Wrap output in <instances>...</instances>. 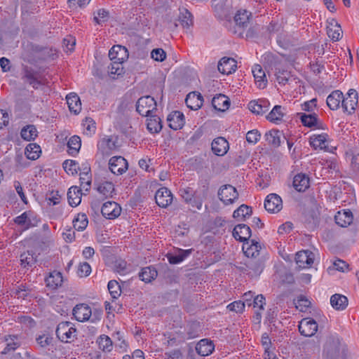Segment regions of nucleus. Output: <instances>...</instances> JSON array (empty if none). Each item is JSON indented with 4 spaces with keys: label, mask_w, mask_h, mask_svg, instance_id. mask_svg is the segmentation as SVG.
Masks as SVG:
<instances>
[{
    "label": "nucleus",
    "mask_w": 359,
    "mask_h": 359,
    "mask_svg": "<svg viewBox=\"0 0 359 359\" xmlns=\"http://www.w3.org/2000/svg\"><path fill=\"white\" fill-rule=\"evenodd\" d=\"M81 139L79 136L74 135L69 138L67 142L69 154L74 156L76 154L81 148Z\"/></svg>",
    "instance_id": "ea45409f"
},
{
    "label": "nucleus",
    "mask_w": 359,
    "mask_h": 359,
    "mask_svg": "<svg viewBox=\"0 0 359 359\" xmlns=\"http://www.w3.org/2000/svg\"><path fill=\"white\" fill-rule=\"evenodd\" d=\"M21 137L27 140L30 141L32 140H34L37 136V131L36 128L32 126L29 125L27 127H25L21 130Z\"/></svg>",
    "instance_id": "49530a36"
},
{
    "label": "nucleus",
    "mask_w": 359,
    "mask_h": 359,
    "mask_svg": "<svg viewBox=\"0 0 359 359\" xmlns=\"http://www.w3.org/2000/svg\"><path fill=\"white\" fill-rule=\"evenodd\" d=\"M136 110L142 116H149L156 110V102L149 95L142 97L136 103Z\"/></svg>",
    "instance_id": "7ed1b4c3"
},
{
    "label": "nucleus",
    "mask_w": 359,
    "mask_h": 359,
    "mask_svg": "<svg viewBox=\"0 0 359 359\" xmlns=\"http://www.w3.org/2000/svg\"><path fill=\"white\" fill-rule=\"evenodd\" d=\"M179 21L184 28H189L193 24L191 13L187 9L184 8L180 11Z\"/></svg>",
    "instance_id": "79ce46f5"
},
{
    "label": "nucleus",
    "mask_w": 359,
    "mask_h": 359,
    "mask_svg": "<svg viewBox=\"0 0 359 359\" xmlns=\"http://www.w3.org/2000/svg\"><path fill=\"white\" fill-rule=\"evenodd\" d=\"M283 208L281 198L276 194H270L264 201V208L271 213L279 212Z\"/></svg>",
    "instance_id": "423d86ee"
},
{
    "label": "nucleus",
    "mask_w": 359,
    "mask_h": 359,
    "mask_svg": "<svg viewBox=\"0 0 359 359\" xmlns=\"http://www.w3.org/2000/svg\"><path fill=\"white\" fill-rule=\"evenodd\" d=\"M21 265L24 267L32 266L36 262V258L29 252L20 255Z\"/></svg>",
    "instance_id": "864d4df0"
},
{
    "label": "nucleus",
    "mask_w": 359,
    "mask_h": 359,
    "mask_svg": "<svg viewBox=\"0 0 359 359\" xmlns=\"http://www.w3.org/2000/svg\"><path fill=\"white\" fill-rule=\"evenodd\" d=\"M314 255L309 250H302L297 252L295 261L299 268H309L313 263Z\"/></svg>",
    "instance_id": "9b49d317"
},
{
    "label": "nucleus",
    "mask_w": 359,
    "mask_h": 359,
    "mask_svg": "<svg viewBox=\"0 0 359 359\" xmlns=\"http://www.w3.org/2000/svg\"><path fill=\"white\" fill-rule=\"evenodd\" d=\"M193 250H177L175 253L168 254V259L170 264H176L182 262L184 259L189 256Z\"/></svg>",
    "instance_id": "c85d7f7f"
},
{
    "label": "nucleus",
    "mask_w": 359,
    "mask_h": 359,
    "mask_svg": "<svg viewBox=\"0 0 359 359\" xmlns=\"http://www.w3.org/2000/svg\"><path fill=\"white\" fill-rule=\"evenodd\" d=\"M218 197L225 205H229L238 199V194L235 187L230 184H226L219 189Z\"/></svg>",
    "instance_id": "20e7f679"
},
{
    "label": "nucleus",
    "mask_w": 359,
    "mask_h": 359,
    "mask_svg": "<svg viewBox=\"0 0 359 359\" xmlns=\"http://www.w3.org/2000/svg\"><path fill=\"white\" fill-rule=\"evenodd\" d=\"M212 105L216 110L224 111L229 109L230 101L226 95L219 94L212 98Z\"/></svg>",
    "instance_id": "393cba45"
},
{
    "label": "nucleus",
    "mask_w": 359,
    "mask_h": 359,
    "mask_svg": "<svg viewBox=\"0 0 359 359\" xmlns=\"http://www.w3.org/2000/svg\"><path fill=\"white\" fill-rule=\"evenodd\" d=\"M353 216L350 210L338 211L334 216L336 224H352Z\"/></svg>",
    "instance_id": "c756f323"
},
{
    "label": "nucleus",
    "mask_w": 359,
    "mask_h": 359,
    "mask_svg": "<svg viewBox=\"0 0 359 359\" xmlns=\"http://www.w3.org/2000/svg\"><path fill=\"white\" fill-rule=\"evenodd\" d=\"M298 327L300 334L305 337H312L318 330L317 323L312 318L302 319Z\"/></svg>",
    "instance_id": "0eeeda50"
},
{
    "label": "nucleus",
    "mask_w": 359,
    "mask_h": 359,
    "mask_svg": "<svg viewBox=\"0 0 359 359\" xmlns=\"http://www.w3.org/2000/svg\"><path fill=\"white\" fill-rule=\"evenodd\" d=\"M251 13L247 10H239L234 16L236 25L242 28L247 27L250 22Z\"/></svg>",
    "instance_id": "cd10ccee"
},
{
    "label": "nucleus",
    "mask_w": 359,
    "mask_h": 359,
    "mask_svg": "<svg viewBox=\"0 0 359 359\" xmlns=\"http://www.w3.org/2000/svg\"><path fill=\"white\" fill-rule=\"evenodd\" d=\"M358 104V93L354 89H350L346 97L342 98L341 107L345 112L353 113Z\"/></svg>",
    "instance_id": "6e6552de"
},
{
    "label": "nucleus",
    "mask_w": 359,
    "mask_h": 359,
    "mask_svg": "<svg viewBox=\"0 0 359 359\" xmlns=\"http://www.w3.org/2000/svg\"><path fill=\"white\" fill-rule=\"evenodd\" d=\"M45 282L48 287H50L52 290L57 289L59 287L62 286L63 283L62 273L57 271L50 272L49 276L46 278Z\"/></svg>",
    "instance_id": "f3484780"
},
{
    "label": "nucleus",
    "mask_w": 359,
    "mask_h": 359,
    "mask_svg": "<svg viewBox=\"0 0 359 359\" xmlns=\"http://www.w3.org/2000/svg\"><path fill=\"white\" fill-rule=\"evenodd\" d=\"M173 199L171 191L166 187H161L156 192L155 200L157 205L166 208L171 204Z\"/></svg>",
    "instance_id": "9d476101"
},
{
    "label": "nucleus",
    "mask_w": 359,
    "mask_h": 359,
    "mask_svg": "<svg viewBox=\"0 0 359 359\" xmlns=\"http://www.w3.org/2000/svg\"><path fill=\"white\" fill-rule=\"evenodd\" d=\"M215 349V346L211 341L207 339H201L196 346L198 354L202 356L209 355Z\"/></svg>",
    "instance_id": "5701e85b"
},
{
    "label": "nucleus",
    "mask_w": 359,
    "mask_h": 359,
    "mask_svg": "<svg viewBox=\"0 0 359 359\" xmlns=\"http://www.w3.org/2000/svg\"><path fill=\"white\" fill-rule=\"evenodd\" d=\"M31 292V289L28 288L26 285L21 284L15 289V296L18 299H27Z\"/></svg>",
    "instance_id": "5fc2aeb1"
},
{
    "label": "nucleus",
    "mask_w": 359,
    "mask_h": 359,
    "mask_svg": "<svg viewBox=\"0 0 359 359\" xmlns=\"http://www.w3.org/2000/svg\"><path fill=\"white\" fill-rule=\"evenodd\" d=\"M151 57L156 61L163 62L166 58V53L162 48H155L152 50Z\"/></svg>",
    "instance_id": "680f3d73"
},
{
    "label": "nucleus",
    "mask_w": 359,
    "mask_h": 359,
    "mask_svg": "<svg viewBox=\"0 0 359 359\" xmlns=\"http://www.w3.org/2000/svg\"><path fill=\"white\" fill-rule=\"evenodd\" d=\"M252 303L254 307H258L260 310H263L266 304L265 297L262 294H258L253 298Z\"/></svg>",
    "instance_id": "774afa93"
},
{
    "label": "nucleus",
    "mask_w": 359,
    "mask_h": 359,
    "mask_svg": "<svg viewBox=\"0 0 359 359\" xmlns=\"http://www.w3.org/2000/svg\"><path fill=\"white\" fill-rule=\"evenodd\" d=\"M255 83L259 88H264L267 84L266 74L259 65H255L252 69Z\"/></svg>",
    "instance_id": "a211bd4d"
},
{
    "label": "nucleus",
    "mask_w": 359,
    "mask_h": 359,
    "mask_svg": "<svg viewBox=\"0 0 359 359\" xmlns=\"http://www.w3.org/2000/svg\"><path fill=\"white\" fill-rule=\"evenodd\" d=\"M90 168L86 167L84 168V171L80 174V183L81 187L83 189L88 191L90 189L91 185V174H90Z\"/></svg>",
    "instance_id": "58836bf2"
},
{
    "label": "nucleus",
    "mask_w": 359,
    "mask_h": 359,
    "mask_svg": "<svg viewBox=\"0 0 359 359\" xmlns=\"http://www.w3.org/2000/svg\"><path fill=\"white\" fill-rule=\"evenodd\" d=\"M208 187L205 184L203 185L200 191H195L192 188L186 187L180 189L179 192L184 201L189 204L192 208L201 210L203 199L208 195Z\"/></svg>",
    "instance_id": "f257e3e1"
},
{
    "label": "nucleus",
    "mask_w": 359,
    "mask_h": 359,
    "mask_svg": "<svg viewBox=\"0 0 359 359\" xmlns=\"http://www.w3.org/2000/svg\"><path fill=\"white\" fill-rule=\"evenodd\" d=\"M252 214L251 207L243 204L237 208L233 214V217L237 222H245Z\"/></svg>",
    "instance_id": "473e14b6"
},
{
    "label": "nucleus",
    "mask_w": 359,
    "mask_h": 359,
    "mask_svg": "<svg viewBox=\"0 0 359 359\" xmlns=\"http://www.w3.org/2000/svg\"><path fill=\"white\" fill-rule=\"evenodd\" d=\"M245 306V302H243L242 301H236L229 304L227 308L230 311H235L236 313H241L244 310Z\"/></svg>",
    "instance_id": "69168bd1"
},
{
    "label": "nucleus",
    "mask_w": 359,
    "mask_h": 359,
    "mask_svg": "<svg viewBox=\"0 0 359 359\" xmlns=\"http://www.w3.org/2000/svg\"><path fill=\"white\" fill-rule=\"evenodd\" d=\"M295 306L300 311H305L311 305V302L304 296L298 297L297 302H294Z\"/></svg>",
    "instance_id": "13d9d810"
},
{
    "label": "nucleus",
    "mask_w": 359,
    "mask_h": 359,
    "mask_svg": "<svg viewBox=\"0 0 359 359\" xmlns=\"http://www.w3.org/2000/svg\"><path fill=\"white\" fill-rule=\"evenodd\" d=\"M123 62L118 61H111L110 66L108 67L109 72L111 74L120 75L123 72Z\"/></svg>",
    "instance_id": "bf43d9fd"
},
{
    "label": "nucleus",
    "mask_w": 359,
    "mask_h": 359,
    "mask_svg": "<svg viewBox=\"0 0 359 359\" xmlns=\"http://www.w3.org/2000/svg\"><path fill=\"white\" fill-rule=\"evenodd\" d=\"M248 267L250 270H251L249 273H252V276H258L261 273V272L263 270V264L261 262H250Z\"/></svg>",
    "instance_id": "6e6d98bb"
},
{
    "label": "nucleus",
    "mask_w": 359,
    "mask_h": 359,
    "mask_svg": "<svg viewBox=\"0 0 359 359\" xmlns=\"http://www.w3.org/2000/svg\"><path fill=\"white\" fill-rule=\"evenodd\" d=\"M108 290L112 298L117 299L121 293V286L116 280H112L108 283Z\"/></svg>",
    "instance_id": "8fccbe9b"
},
{
    "label": "nucleus",
    "mask_w": 359,
    "mask_h": 359,
    "mask_svg": "<svg viewBox=\"0 0 359 359\" xmlns=\"http://www.w3.org/2000/svg\"><path fill=\"white\" fill-rule=\"evenodd\" d=\"M97 343L99 348L103 351L109 352L112 350V341L108 336L105 334H102L99 337Z\"/></svg>",
    "instance_id": "de8ad7c7"
},
{
    "label": "nucleus",
    "mask_w": 359,
    "mask_h": 359,
    "mask_svg": "<svg viewBox=\"0 0 359 359\" xmlns=\"http://www.w3.org/2000/svg\"><path fill=\"white\" fill-rule=\"evenodd\" d=\"M72 314L75 319L79 322H84L89 320L92 314L90 307L86 304H79L74 306Z\"/></svg>",
    "instance_id": "f8f14e48"
},
{
    "label": "nucleus",
    "mask_w": 359,
    "mask_h": 359,
    "mask_svg": "<svg viewBox=\"0 0 359 359\" xmlns=\"http://www.w3.org/2000/svg\"><path fill=\"white\" fill-rule=\"evenodd\" d=\"M203 100L201 95L195 92L189 93L185 99L187 106L193 110H197L201 108L203 105Z\"/></svg>",
    "instance_id": "4be33fe9"
},
{
    "label": "nucleus",
    "mask_w": 359,
    "mask_h": 359,
    "mask_svg": "<svg viewBox=\"0 0 359 359\" xmlns=\"http://www.w3.org/2000/svg\"><path fill=\"white\" fill-rule=\"evenodd\" d=\"M29 213L24 212L20 216L15 219L16 224H32V221L29 218Z\"/></svg>",
    "instance_id": "338daca9"
},
{
    "label": "nucleus",
    "mask_w": 359,
    "mask_h": 359,
    "mask_svg": "<svg viewBox=\"0 0 359 359\" xmlns=\"http://www.w3.org/2000/svg\"><path fill=\"white\" fill-rule=\"evenodd\" d=\"M109 57L111 61L123 62L128 57V50L120 45L114 46L109 51Z\"/></svg>",
    "instance_id": "ddd939ff"
},
{
    "label": "nucleus",
    "mask_w": 359,
    "mask_h": 359,
    "mask_svg": "<svg viewBox=\"0 0 359 359\" xmlns=\"http://www.w3.org/2000/svg\"><path fill=\"white\" fill-rule=\"evenodd\" d=\"M6 347L2 351V354H6L10 351H15L18 347L20 346V341L18 337L15 335H9L5 338Z\"/></svg>",
    "instance_id": "4c0bfd02"
},
{
    "label": "nucleus",
    "mask_w": 359,
    "mask_h": 359,
    "mask_svg": "<svg viewBox=\"0 0 359 359\" xmlns=\"http://www.w3.org/2000/svg\"><path fill=\"white\" fill-rule=\"evenodd\" d=\"M67 200L71 206L79 205L81 201V189L76 186L71 187L67 192Z\"/></svg>",
    "instance_id": "b1692460"
},
{
    "label": "nucleus",
    "mask_w": 359,
    "mask_h": 359,
    "mask_svg": "<svg viewBox=\"0 0 359 359\" xmlns=\"http://www.w3.org/2000/svg\"><path fill=\"white\" fill-rule=\"evenodd\" d=\"M294 188L299 192L306 191L309 187V177L304 173H299L294 177Z\"/></svg>",
    "instance_id": "412c9836"
},
{
    "label": "nucleus",
    "mask_w": 359,
    "mask_h": 359,
    "mask_svg": "<svg viewBox=\"0 0 359 359\" xmlns=\"http://www.w3.org/2000/svg\"><path fill=\"white\" fill-rule=\"evenodd\" d=\"M147 117H148V118L147 120V129L151 133H157L160 132V130L162 128V125L161 123L160 118L156 115H154L153 114Z\"/></svg>",
    "instance_id": "e433bc0d"
},
{
    "label": "nucleus",
    "mask_w": 359,
    "mask_h": 359,
    "mask_svg": "<svg viewBox=\"0 0 359 359\" xmlns=\"http://www.w3.org/2000/svg\"><path fill=\"white\" fill-rule=\"evenodd\" d=\"M91 272V267L87 262L81 263L78 269V275L80 277L88 276Z\"/></svg>",
    "instance_id": "0e129e2a"
},
{
    "label": "nucleus",
    "mask_w": 359,
    "mask_h": 359,
    "mask_svg": "<svg viewBox=\"0 0 359 359\" xmlns=\"http://www.w3.org/2000/svg\"><path fill=\"white\" fill-rule=\"evenodd\" d=\"M40 152V147L36 144H29L25 148L27 158L31 160L37 159L39 157Z\"/></svg>",
    "instance_id": "c03bdc74"
},
{
    "label": "nucleus",
    "mask_w": 359,
    "mask_h": 359,
    "mask_svg": "<svg viewBox=\"0 0 359 359\" xmlns=\"http://www.w3.org/2000/svg\"><path fill=\"white\" fill-rule=\"evenodd\" d=\"M97 191L104 196L109 197L112 196V193L114 191V187L111 182H103L98 185Z\"/></svg>",
    "instance_id": "a18cd8bd"
},
{
    "label": "nucleus",
    "mask_w": 359,
    "mask_h": 359,
    "mask_svg": "<svg viewBox=\"0 0 359 359\" xmlns=\"http://www.w3.org/2000/svg\"><path fill=\"white\" fill-rule=\"evenodd\" d=\"M211 146L213 153L219 156L226 154L229 148V142L222 137H219L213 140Z\"/></svg>",
    "instance_id": "4468645a"
},
{
    "label": "nucleus",
    "mask_w": 359,
    "mask_h": 359,
    "mask_svg": "<svg viewBox=\"0 0 359 359\" xmlns=\"http://www.w3.org/2000/svg\"><path fill=\"white\" fill-rule=\"evenodd\" d=\"M260 250L261 245L253 240L245 242L243 245V251L248 257L256 258L259 256Z\"/></svg>",
    "instance_id": "6ab92c4d"
},
{
    "label": "nucleus",
    "mask_w": 359,
    "mask_h": 359,
    "mask_svg": "<svg viewBox=\"0 0 359 359\" xmlns=\"http://www.w3.org/2000/svg\"><path fill=\"white\" fill-rule=\"evenodd\" d=\"M260 137V133L257 129H254L247 133L246 140L249 143L256 144L259 141Z\"/></svg>",
    "instance_id": "e2e57ef3"
},
{
    "label": "nucleus",
    "mask_w": 359,
    "mask_h": 359,
    "mask_svg": "<svg viewBox=\"0 0 359 359\" xmlns=\"http://www.w3.org/2000/svg\"><path fill=\"white\" fill-rule=\"evenodd\" d=\"M282 134L279 130H271L266 133L264 137L268 144L273 147H278L280 145V137Z\"/></svg>",
    "instance_id": "f704fd0d"
},
{
    "label": "nucleus",
    "mask_w": 359,
    "mask_h": 359,
    "mask_svg": "<svg viewBox=\"0 0 359 359\" xmlns=\"http://www.w3.org/2000/svg\"><path fill=\"white\" fill-rule=\"evenodd\" d=\"M232 233L235 239L244 243L248 241L251 236L250 226H234Z\"/></svg>",
    "instance_id": "aec40b11"
},
{
    "label": "nucleus",
    "mask_w": 359,
    "mask_h": 359,
    "mask_svg": "<svg viewBox=\"0 0 359 359\" xmlns=\"http://www.w3.org/2000/svg\"><path fill=\"white\" fill-rule=\"evenodd\" d=\"M167 121L170 128L175 130L180 129L184 124V114L178 111H172L168 115Z\"/></svg>",
    "instance_id": "dca6fc26"
},
{
    "label": "nucleus",
    "mask_w": 359,
    "mask_h": 359,
    "mask_svg": "<svg viewBox=\"0 0 359 359\" xmlns=\"http://www.w3.org/2000/svg\"><path fill=\"white\" fill-rule=\"evenodd\" d=\"M342 98L343 93L340 90H334L327 97V104L330 109L337 110L341 104Z\"/></svg>",
    "instance_id": "a878e982"
},
{
    "label": "nucleus",
    "mask_w": 359,
    "mask_h": 359,
    "mask_svg": "<svg viewBox=\"0 0 359 359\" xmlns=\"http://www.w3.org/2000/svg\"><path fill=\"white\" fill-rule=\"evenodd\" d=\"M330 304L336 310H344L348 305V299L342 294H335L331 297Z\"/></svg>",
    "instance_id": "72a5a7b5"
},
{
    "label": "nucleus",
    "mask_w": 359,
    "mask_h": 359,
    "mask_svg": "<svg viewBox=\"0 0 359 359\" xmlns=\"http://www.w3.org/2000/svg\"><path fill=\"white\" fill-rule=\"evenodd\" d=\"M236 61L231 57H222L218 63L217 69L223 74H230L236 69Z\"/></svg>",
    "instance_id": "2eb2a0df"
},
{
    "label": "nucleus",
    "mask_w": 359,
    "mask_h": 359,
    "mask_svg": "<svg viewBox=\"0 0 359 359\" xmlns=\"http://www.w3.org/2000/svg\"><path fill=\"white\" fill-rule=\"evenodd\" d=\"M69 109L74 114H79L81 109V103L79 97L76 93H70L66 97Z\"/></svg>",
    "instance_id": "7c9ffc66"
},
{
    "label": "nucleus",
    "mask_w": 359,
    "mask_h": 359,
    "mask_svg": "<svg viewBox=\"0 0 359 359\" xmlns=\"http://www.w3.org/2000/svg\"><path fill=\"white\" fill-rule=\"evenodd\" d=\"M276 80L280 85H292L293 83L297 84L299 81L292 76L290 72L284 70H278L276 72Z\"/></svg>",
    "instance_id": "bb28decb"
},
{
    "label": "nucleus",
    "mask_w": 359,
    "mask_h": 359,
    "mask_svg": "<svg viewBox=\"0 0 359 359\" xmlns=\"http://www.w3.org/2000/svg\"><path fill=\"white\" fill-rule=\"evenodd\" d=\"M109 18V12L104 9H99L97 12V15L94 16V20L97 24H101L106 22Z\"/></svg>",
    "instance_id": "052dcab7"
},
{
    "label": "nucleus",
    "mask_w": 359,
    "mask_h": 359,
    "mask_svg": "<svg viewBox=\"0 0 359 359\" xmlns=\"http://www.w3.org/2000/svg\"><path fill=\"white\" fill-rule=\"evenodd\" d=\"M283 117V113L282 111V107L276 105L267 115L266 118L271 122L278 123L282 120Z\"/></svg>",
    "instance_id": "37998d69"
},
{
    "label": "nucleus",
    "mask_w": 359,
    "mask_h": 359,
    "mask_svg": "<svg viewBox=\"0 0 359 359\" xmlns=\"http://www.w3.org/2000/svg\"><path fill=\"white\" fill-rule=\"evenodd\" d=\"M83 125L84 133L87 135H91L95 133L96 129L95 122L91 118H86Z\"/></svg>",
    "instance_id": "4d7b16f0"
},
{
    "label": "nucleus",
    "mask_w": 359,
    "mask_h": 359,
    "mask_svg": "<svg viewBox=\"0 0 359 359\" xmlns=\"http://www.w3.org/2000/svg\"><path fill=\"white\" fill-rule=\"evenodd\" d=\"M158 276V272L154 267L147 266L144 267L142 269L141 272L139 273L140 278L145 282L150 283Z\"/></svg>",
    "instance_id": "c9c22d12"
},
{
    "label": "nucleus",
    "mask_w": 359,
    "mask_h": 359,
    "mask_svg": "<svg viewBox=\"0 0 359 359\" xmlns=\"http://www.w3.org/2000/svg\"><path fill=\"white\" fill-rule=\"evenodd\" d=\"M328 135L326 133L313 135L310 138V144L314 149H325L327 147Z\"/></svg>",
    "instance_id": "2f4dec72"
},
{
    "label": "nucleus",
    "mask_w": 359,
    "mask_h": 359,
    "mask_svg": "<svg viewBox=\"0 0 359 359\" xmlns=\"http://www.w3.org/2000/svg\"><path fill=\"white\" fill-rule=\"evenodd\" d=\"M63 168L68 174L72 175L77 173L79 170L78 163L74 160H66L62 163Z\"/></svg>",
    "instance_id": "09e8293b"
},
{
    "label": "nucleus",
    "mask_w": 359,
    "mask_h": 359,
    "mask_svg": "<svg viewBox=\"0 0 359 359\" xmlns=\"http://www.w3.org/2000/svg\"><path fill=\"white\" fill-rule=\"evenodd\" d=\"M300 119L304 126L307 127H312L317 123V116L313 114H302L300 116Z\"/></svg>",
    "instance_id": "3c124183"
},
{
    "label": "nucleus",
    "mask_w": 359,
    "mask_h": 359,
    "mask_svg": "<svg viewBox=\"0 0 359 359\" xmlns=\"http://www.w3.org/2000/svg\"><path fill=\"white\" fill-rule=\"evenodd\" d=\"M101 212L105 218L112 219L120 215L121 208L117 203L108 201L103 204Z\"/></svg>",
    "instance_id": "1a4fd4ad"
},
{
    "label": "nucleus",
    "mask_w": 359,
    "mask_h": 359,
    "mask_svg": "<svg viewBox=\"0 0 359 359\" xmlns=\"http://www.w3.org/2000/svg\"><path fill=\"white\" fill-rule=\"evenodd\" d=\"M108 165L110 171L116 175L126 172L128 167L127 161L121 156L111 157L109 161Z\"/></svg>",
    "instance_id": "39448f33"
},
{
    "label": "nucleus",
    "mask_w": 359,
    "mask_h": 359,
    "mask_svg": "<svg viewBox=\"0 0 359 359\" xmlns=\"http://www.w3.org/2000/svg\"><path fill=\"white\" fill-rule=\"evenodd\" d=\"M262 102L257 100L250 101L248 104L249 109L255 114H263L267 111V109L262 108Z\"/></svg>",
    "instance_id": "603ef678"
},
{
    "label": "nucleus",
    "mask_w": 359,
    "mask_h": 359,
    "mask_svg": "<svg viewBox=\"0 0 359 359\" xmlns=\"http://www.w3.org/2000/svg\"><path fill=\"white\" fill-rule=\"evenodd\" d=\"M23 79L35 89L38 88L41 84L36 78V73L31 69H25Z\"/></svg>",
    "instance_id": "a19ab883"
},
{
    "label": "nucleus",
    "mask_w": 359,
    "mask_h": 359,
    "mask_svg": "<svg viewBox=\"0 0 359 359\" xmlns=\"http://www.w3.org/2000/svg\"><path fill=\"white\" fill-rule=\"evenodd\" d=\"M70 322H62L58 324L56 329V335L62 342H71L76 339V330L71 326Z\"/></svg>",
    "instance_id": "f03ea898"
}]
</instances>
